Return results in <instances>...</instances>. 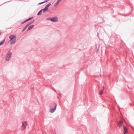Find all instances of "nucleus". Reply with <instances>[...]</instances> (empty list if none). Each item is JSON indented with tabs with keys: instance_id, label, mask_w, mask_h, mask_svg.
<instances>
[{
	"instance_id": "obj_28",
	"label": "nucleus",
	"mask_w": 134,
	"mask_h": 134,
	"mask_svg": "<svg viewBox=\"0 0 134 134\" xmlns=\"http://www.w3.org/2000/svg\"><path fill=\"white\" fill-rule=\"evenodd\" d=\"M1 33L0 32V35H1Z\"/></svg>"
},
{
	"instance_id": "obj_22",
	"label": "nucleus",
	"mask_w": 134,
	"mask_h": 134,
	"mask_svg": "<svg viewBox=\"0 0 134 134\" xmlns=\"http://www.w3.org/2000/svg\"><path fill=\"white\" fill-rule=\"evenodd\" d=\"M44 3L43 2H41V3H39V5H40V4H43V3Z\"/></svg>"
},
{
	"instance_id": "obj_4",
	"label": "nucleus",
	"mask_w": 134,
	"mask_h": 134,
	"mask_svg": "<svg viewBox=\"0 0 134 134\" xmlns=\"http://www.w3.org/2000/svg\"><path fill=\"white\" fill-rule=\"evenodd\" d=\"M53 105L55 106V107L54 108H50L51 109L49 110V112L51 113H53L54 112L56 108V105L54 104H53Z\"/></svg>"
},
{
	"instance_id": "obj_5",
	"label": "nucleus",
	"mask_w": 134,
	"mask_h": 134,
	"mask_svg": "<svg viewBox=\"0 0 134 134\" xmlns=\"http://www.w3.org/2000/svg\"><path fill=\"white\" fill-rule=\"evenodd\" d=\"M22 124L21 126V130H23L26 127V126L24 125V123L23 122H21Z\"/></svg>"
},
{
	"instance_id": "obj_19",
	"label": "nucleus",
	"mask_w": 134,
	"mask_h": 134,
	"mask_svg": "<svg viewBox=\"0 0 134 134\" xmlns=\"http://www.w3.org/2000/svg\"><path fill=\"white\" fill-rule=\"evenodd\" d=\"M33 18V17H31L29 18V19H28L29 20H30L32 19Z\"/></svg>"
},
{
	"instance_id": "obj_13",
	"label": "nucleus",
	"mask_w": 134,
	"mask_h": 134,
	"mask_svg": "<svg viewBox=\"0 0 134 134\" xmlns=\"http://www.w3.org/2000/svg\"><path fill=\"white\" fill-rule=\"evenodd\" d=\"M5 41V39L3 40L2 41L0 42V46L3 44Z\"/></svg>"
},
{
	"instance_id": "obj_27",
	"label": "nucleus",
	"mask_w": 134,
	"mask_h": 134,
	"mask_svg": "<svg viewBox=\"0 0 134 134\" xmlns=\"http://www.w3.org/2000/svg\"><path fill=\"white\" fill-rule=\"evenodd\" d=\"M58 0L59 1H60H60H61L62 0Z\"/></svg>"
},
{
	"instance_id": "obj_9",
	"label": "nucleus",
	"mask_w": 134,
	"mask_h": 134,
	"mask_svg": "<svg viewBox=\"0 0 134 134\" xmlns=\"http://www.w3.org/2000/svg\"><path fill=\"white\" fill-rule=\"evenodd\" d=\"M34 26V25H31L29 26L27 29V30L29 31Z\"/></svg>"
},
{
	"instance_id": "obj_8",
	"label": "nucleus",
	"mask_w": 134,
	"mask_h": 134,
	"mask_svg": "<svg viewBox=\"0 0 134 134\" xmlns=\"http://www.w3.org/2000/svg\"><path fill=\"white\" fill-rule=\"evenodd\" d=\"M123 123V121H121L118 124V126L119 127H120L122 126Z\"/></svg>"
},
{
	"instance_id": "obj_23",
	"label": "nucleus",
	"mask_w": 134,
	"mask_h": 134,
	"mask_svg": "<svg viewBox=\"0 0 134 134\" xmlns=\"http://www.w3.org/2000/svg\"><path fill=\"white\" fill-rule=\"evenodd\" d=\"M50 19H51V18H48V19H47V20H50Z\"/></svg>"
},
{
	"instance_id": "obj_1",
	"label": "nucleus",
	"mask_w": 134,
	"mask_h": 134,
	"mask_svg": "<svg viewBox=\"0 0 134 134\" xmlns=\"http://www.w3.org/2000/svg\"><path fill=\"white\" fill-rule=\"evenodd\" d=\"M10 40V44H12L15 43L16 41V37L14 35L10 36L9 37Z\"/></svg>"
},
{
	"instance_id": "obj_15",
	"label": "nucleus",
	"mask_w": 134,
	"mask_h": 134,
	"mask_svg": "<svg viewBox=\"0 0 134 134\" xmlns=\"http://www.w3.org/2000/svg\"><path fill=\"white\" fill-rule=\"evenodd\" d=\"M42 11L41 10H40L39 11V12L38 13H37V15H39L40 14H41L42 12Z\"/></svg>"
},
{
	"instance_id": "obj_24",
	"label": "nucleus",
	"mask_w": 134,
	"mask_h": 134,
	"mask_svg": "<svg viewBox=\"0 0 134 134\" xmlns=\"http://www.w3.org/2000/svg\"><path fill=\"white\" fill-rule=\"evenodd\" d=\"M25 22H24V21L23 22V23H22L21 24H24V23H25Z\"/></svg>"
},
{
	"instance_id": "obj_14",
	"label": "nucleus",
	"mask_w": 134,
	"mask_h": 134,
	"mask_svg": "<svg viewBox=\"0 0 134 134\" xmlns=\"http://www.w3.org/2000/svg\"><path fill=\"white\" fill-rule=\"evenodd\" d=\"M41 10L42 11H43V13H44V12H46V11L47 10L46 9L44 8L43 9H42Z\"/></svg>"
},
{
	"instance_id": "obj_21",
	"label": "nucleus",
	"mask_w": 134,
	"mask_h": 134,
	"mask_svg": "<svg viewBox=\"0 0 134 134\" xmlns=\"http://www.w3.org/2000/svg\"><path fill=\"white\" fill-rule=\"evenodd\" d=\"M29 21V20H28V19H26L25 21H24V22H26L28 21Z\"/></svg>"
},
{
	"instance_id": "obj_26",
	"label": "nucleus",
	"mask_w": 134,
	"mask_h": 134,
	"mask_svg": "<svg viewBox=\"0 0 134 134\" xmlns=\"http://www.w3.org/2000/svg\"><path fill=\"white\" fill-rule=\"evenodd\" d=\"M58 0L59 1H60H60H61L62 0Z\"/></svg>"
},
{
	"instance_id": "obj_12",
	"label": "nucleus",
	"mask_w": 134,
	"mask_h": 134,
	"mask_svg": "<svg viewBox=\"0 0 134 134\" xmlns=\"http://www.w3.org/2000/svg\"><path fill=\"white\" fill-rule=\"evenodd\" d=\"M28 26L26 25L23 28V29L22 31V32H23L25 30Z\"/></svg>"
},
{
	"instance_id": "obj_3",
	"label": "nucleus",
	"mask_w": 134,
	"mask_h": 134,
	"mask_svg": "<svg viewBox=\"0 0 134 134\" xmlns=\"http://www.w3.org/2000/svg\"><path fill=\"white\" fill-rule=\"evenodd\" d=\"M50 20L52 22H56L58 21V19L57 16H55L51 18V19H50Z\"/></svg>"
},
{
	"instance_id": "obj_18",
	"label": "nucleus",
	"mask_w": 134,
	"mask_h": 134,
	"mask_svg": "<svg viewBox=\"0 0 134 134\" xmlns=\"http://www.w3.org/2000/svg\"><path fill=\"white\" fill-rule=\"evenodd\" d=\"M49 1V0H45L44 2H43L44 3L47 2L48 1Z\"/></svg>"
},
{
	"instance_id": "obj_10",
	"label": "nucleus",
	"mask_w": 134,
	"mask_h": 134,
	"mask_svg": "<svg viewBox=\"0 0 134 134\" xmlns=\"http://www.w3.org/2000/svg\"><path fill=\"white\" fill-rule=\"evenodd\" d=\"M51 5V3H48V4H47L45 7L44 8L46 9L47 10H48V7H49Z\"/></svg>"
},
{
	"instance_id": "obj_6",
	"label": "nucleus",
	"mask_w": 134,
	"mask_h": 134,
	"mask_svg": "<svg viewBox=\"0 0 134 134\" xmlns=\"http://www.w3.org/2000/svg\"><path fill=\"white\" fill-rule=\"evenodd\" d=\"M127 127L125 126H124V134H126L127 133Z\"/></svg>"
},
{
	"instance_id": "obj_17",
	"label": "nucleus",
	"mask_w": 134,
	"mask_h": 134,
	"mask_svg": "<svg viewBox=\"0 0 134 134\" xmlns=\"http://www.w3.org/2000/svg\"><path fill=\"white\" fill-rule=\"evenodd\" d=\"M58 4L56 2L54 4V7H56Z\"/></svg>"
},
{
	"instance_id": "obj_20",
	"label": "nucleus",
	"mask_w": 134,
	"mask_h": 134,
	"mask_svg": "<svg viewBox=\"0 0 134 134\" xmlns=\"http://www.w3.org/2000/svg\"><path fill=\"white\" fill-rule=\"evenodd\" d=\"M60 2L58 0L56 2L58 4Z\"/></svg>"
},
{
	"instance_id": "obj_25",
	"label": "nucleus",
	"mask_w": 134,
	"mask_h": 134,
	"mask_svg": "<svg viewBox=\"0 0 134 134\" xmlns=\"http://www.w3.org/2000/svg\"><path fill=\"white\" fill-rule=\"evenodd\" d=\"M97 34H98H98H99L98 32L97 33Z\"/></svg>"
},
{
	"instance_id": "obj_16",
	"label": "nucleus",
	"mask_w": 134,
	"mask_h": 134,
	"mask_svg": "<svg viewBox=\"0 0 134 134\" xmlns=\"http://www.w3.org/2000/svg\"><path fill=\"white\" fill-rule=\"evenodd\" d=\"M103 90H102L101 91H100L99 93V94L101 95L103 93Z\"/></svg>"
},
{
	"instance_id": "obj_11",
	"label": "nucleus",
	"mask_w": 134,
	"mask_h": 134,
	"mask_svg": "<svg viewBox=\"0 0 134 134\" xmlns=\"http://www.w3.org/2000/svg\"><path fill=\"white\" fill-rule=\"evenodd\" d=\"M35 21V20H33L31 21L30 22L28 23L27 24L28 26H29V25H30L31 24L33 23Z\"/></svg>"
},
{
	"instance_id": "obj_2",
	"label": "nucleus",
	"mask_w": 134,
	"mask_h": 134,
	"mask_svg": "<svg viewBox=\"0 0 134 134\" xmlns=\"http://www.w3.org/2000/svg\"><path fill=\"white\" fill-rule=\"evenodd\" d=\"M12 53L11 52L9 51L7 54L6 56V60L7 61H8L10 59Z\"/></svg>"
},
{
	"instance_id": "obj_7",
	"label": "nucleus",
	"mask_w": 134,
	"mask_h": 134,
	"mask_svg": "<svg viewBox=\"0 0 134 134\" xmlns=\"http://www.w3.org/2000/svg\"><path fill=\"white\" fill-rule=\"evenodd\" d=\"M53 104H54L57 105V104L54 103H52L50 105V108H54L55 107V106H53Z\"/></svg>"
}]
</instances>
